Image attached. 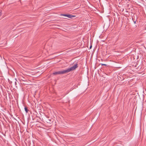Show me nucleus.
Instances as JSON below:
<instances>
[{
	"label": "nucleus",
	"mask_w": 146,
	"mask_h": 146,
	"mask_svg": "<svg viewBox=\"0 0 146 146\" xmlns=\"http://www.w3.org/2000/svg\"><path fill=\"white\" fill-rule=\"evenodd\" d=\"M66 70H64L54 72L53 73L54 75L62 74L67 73Z\"/></svg>",
	"instance_id": "obj_1"
},
{
	"label": "nucleus",
	"mask_w": 146,
	"mask_h": 146,
	"mask_svg": "<svg viewBox=\"0 0 146 146\" xmlns=\"http://www.w3.org/2000/svg\"><path fill=\"white\" fill-rule=\"evenodd\" d=\"M77 67L78 64H76L75 65H74L73 66L66 70L67 72L68 73L71 71L74 70L76 69V68Z\"/></svg>",
	"instance_id": "obj_2"
},
{
	"label": "nucleus",
	"mask_w": 146,
	"mask_h": 146,
	"mask_svg": "<svg viewBox=\"0 0 146 146\" xmlns=\"http://www.w3.org/2000/svg\"><path fill=\"white\" fill-rule=\"evenodd\" d=\"M61 15L66 16L70 18H72L75 17L74 16L72 15H70L61 14Z\"/></svg>",
	"instance_id": "obj_3"
},
{
	"label": "nucleus",
	"mask_w": 146,
	"mask_h": 146,
	"mask_svg": "<svg viewBox=\"0 0 146 146\" xmlns=\"http://www.w3.org/2000/svg\"><path fill=\"white\" fill-rule=\"evenodd\" d=\"M25 111H26L27 112V108H25Z\"/></svg>",
	"instance_id": "obj_4"
},
{
	"label": "nucleus",
	"mask_w": 146,
	"mask_h": 146,
	"mask_svg": "<svg viewBox=\"0 0 146 146\" xmlns=\"http://www.w3.org/2000/svg\"><path fill=\"white\" fill-rule=\"evenodd\" d=\"M102 64V66H103V65H105H105H106V64Z\"/></svg>",
	"instance_id": "obj_5"
},
{
	"label": "nucleus",
	"mask_w": 146,
	"mask_h": 146,
	"mask_svg": "<svg viewBox=\"0 0 146 146\" xmlns=\"http://www.w3.org/2000/svg\"><path fill=\"white\" fill-rule=\"evenodd\" d=\"M1 14H2V13H1V12H0V16L1 15Z\"/></svg>",
	"instance_id": "obj_6"
},
{
	"label": "nucleus",
	"mask_w": 146,
	"mask_h": 146,
	"mask_svg": "<svg viewBox=\"0 0 146 146\" xmlns=\"http://www.w3.org/2000/svg\"><path fill=\"white\" fill-rule=\"evenodd\" d=\"M92 47V46H91L90 47V49H91V48Z\"/></svg>",
	"instance_id": "obj_7"
}]
</instances>
